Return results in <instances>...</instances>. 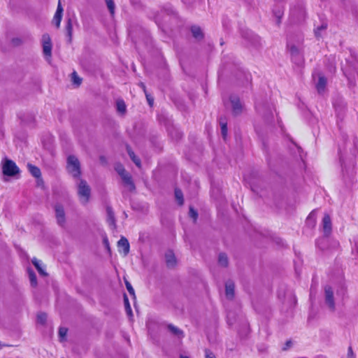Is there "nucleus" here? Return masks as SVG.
<instances>
[{"instance_id":"1","label":"nucleus","mask_w":358,"mask_h":358,"mask_svg":"<svg viewBox=\"0 0 358 358\" xmlns=\"http://www.w3.org/2000/svg\"><path fill=\"white\" fill-rule=\"evenodd\" d=\"M78 195L82 204H87L91 195V188L87 181L78 178L77 182Z\"/></svg>"},{"instance_id":"2","label":"nucleus","mask_w":358,"mask_h":358,"mask_svg":"<svg viewBox=\"0 0 358 358\" xmlns=\"http://www.w3.org/2000/svg\"><path fill=\"white\" fill-rule=\"evenodd\" d=\"M67 172L74 178H80L81 175L80 163L74 155H69L66 159Z\"/></svg>"},{"instance_id":"3","label":"nucleus","mask_w":358,"mask_h":358,"mask_svg":"<svg viewBox=\"0 0 358 358\" xmlns=\"http://www.w3.org/2000/svg\"><path fill=\"white\" fill-rule=\"evenodd\" d=\"M2 171L5 176H15L20 173V169L16 164L7 158L2 162Z\"/></svg>"},{"instance_id":"4","label":"nucleus","mask_w":358,"mask_h":358,"mask_svg":"<svg viewBox=\"0 0 358 358\" xmlns=\"http://www.w3.org/2000/svg\"><path fill=\"white\" fill-rule=\"evenodd\" d=\"M288 48L293 62L298 65L301 64L303 61L301 49L293 44L289 45Z\"/></svg>"},{"instance_id":"5","label":"nucleus","mask_w":358,"mask_h":358,"mask_svg":"<svg viewBox=\"0 0 358 358\" xmlns=\"http://www.w3.org/2000/svg\"><path fill=\"white\" fill-rule=\"evenodd\" d=\"M324 291L325 304L331 311H334L335 310L334 291L329 285H326L324 287Z\"/></svg>"},{"instance_id":"6","label":"nucleus","mask_w":358,"mask_h":358,"mask_svg":"<svg viewBox=\"0 0 358 358\" xmlns=\"http://www.w3.org/2000/svg\"><path fill=\"white\" fill-rule=\"evenodd\" d=\"M43 52L47 59H50L52 55V43L49 35L43 36Z\"/></svg>"},{"instance_id":"7","label":"nucleus","mask_w":358,"mask_h":358,"mask_svg":"<svg viewBox=\"0 0 358 358\" xmlns=\"http://www.w3.org/2000/svg\"><path fill=\"white\" fill-rule=\"evenodd\" d=\"M229 100L233 114L235 115L241 114L243 111V106L239 98L235 95H232L230 96Z\"/></svg>"},{"instance_id":"8","label":"nucleus","mask_w":358,"mask_h":358,"mask_svg":"<svg viewBox=\"0 0 358 358\" xmlns=\"http://www.w3.org/2000/svg\"><path fill=\"white\" fill-rule=\"evenodd\" d=\"M55 210L57 224L61 227H64L66 222L64 208L61 205L57 204L55 206Z\"/></svg>"},{"instance_id":"9","label":"nucleus","mask_w":358,"mask_h":358,"mask_svg":"<svg viewBox=\"0 0 358 358\" xmlns=\"http://www.w3.org/2000/svg\"><path fill=\"white\" fill-rule=\"evenodd\" d=\"M322 228L324 235L328 236L331 232V220L327 214H325L323 217Z\"/></svg>"},{"instance_id":"10","label":"nucleus","mask_w":358,"mask_h":358,"mask_svg":"<svg viewBox=\"0 0 358 358\" xmlns=\"http://www.w3.org/2000/svg\"><path fill=\"white\" fill-rule=\"evenodd\" d=\"M122 180L124 182V185L130 192H134L136 189L135 185L131 179V177L129 173H124L121 176Z\"/></svg>"},{"instance_id":"11","label":"nucleus","mask_w":358,"mask_h":358,"mask_svg":"<svg viewBox=\"0 0 358 358\" xmlns=\"http://www.w3.org/2000/svg\"><path fill=\"white\" fill-rule=\"evenodd\" d=\"M117 246L119 248V251L123 252L124 255L126 256L129 252V243L128 240L122 237L120 241L117 242Z\"/></svg>"},{"instance_id":"12","label":"nucleus","mask_w":358,"mask_h":358,"mask_svg":"<svg viewBox=\"0 0 358 358\" xmlns=\"http://www.w3.org/2000/svg\"><path fill=\"white\" fill-rule=\"evenodd\" d=\"M62 13H63V8L61 5L60 1H59L57 8L56 10V13L53 17V22L56 25L57 28L59 27L60 23L62 18Z\"/></svg>"},{"instance_id":"13","label":"nucleus","mask_w":358,"mask_h":358,"mask_svg":"<svg viewBox=\"0 0 358 358\" xmlns=\"http://www.w3.org/2000/svg\"><path fill=\"white\" fill-rule=\"evenodd\" d=\"M166 263L168 267L172 268L176 264V259L172 251H168L165 255Z\"/></svg>"},{"instance_id":"14","label":"nucleus","mask_w":358,"mask_h":358,"mask_svg":"<svg viewBox=\"0 0 358 358\" xmlns=\"http://www.w3.org/2000/svg\"><path fill=\"white\" fill-rule=\"evenodd\" d=\"M326 85H327V79L323 76L320 74L319 78H318V82L316 85V88H317L318 93L322 94L324 92Z\"/></svg>"},{"instance_id":"15","label":"nucleus","mask_w":358,"mask_h":358,"mask_svg":"<svg viewBox=\"0 0 358 358\" xmlns=\"http://www.w3.org/2000/svg\"><path fill=\"white\" fill-rule=\"evenodd\" d=\"M225 294L228 299H231L234 296V284L229 281L225 285Z\"/></svg>"},{"instance_id":"16","label":"nucleus","mask_w":358,"mask_h":358,"mask_svg":"<svg viewBox=\"0 0 358 358\" xmlns=\"http://www.w3.org/2000/svg\"><path fill=\"white\" fill-rule=\"evenodd\" d=\"M116 109L117 113L121 115H124L127 112V106L122 99H118L116 101Z\"/></svg>"},{"instance_id":"17","label":"nucleus","mask_w":358,"mask_h":358,"mask_svg":"<svg viewBox=\"0 0 358 358\" xmlns=\"http://www.w3.org/2000/svg\"><path fill=\"white\" fill-rule=\"evenodd\" d=\"M107 221L110 227L113 228L115 227V219L114 216V213L113 212V210L110 207H108L107 209Z\"/></svg>"},{"instance_id":"18","label":"nucleus","mask_w":358,"mask_h":358,"mask_svg":"<svg viewBox=\"0 0 358 358\" xmlns=\"http://www.w3.org/2000/svg\"><path fill=\"white\" fill-rule=\"evenodd\" d=\"M66 35L69 38V42L71 43L72 41V36H73V25H72V22H71V18H69L67 20L66 25Z\"/></svg>"},{"instance_id":"19","label":"nucleus","mask_w":358,"mask_h":358,"mask_svg":"<svg viewBox=\"0 0 358 358\" xmlns=\"http://www.w3.org/2000/svg\"><path fill=\"white\" fill-rule=\"evenodd\" d=\"M168 329L175 336H178V338H182L184 336L183 331L178 329V327H175L173 324H169L168 325Z\"/></svg>"},{"instance_id":"20","label":"nucleus","mask_w":358,"mask_h":358,"mask_svg":"<svg viewBox=\"0 0 358 358\" xmlns=\"http://www.w3.org/2000/svg\"><path fill=\"white\" fill-rule=\"evenodd\" d=\"M191 31H192V35L193 36L197 39V40H201V38H203V33L201 31V29H200V27H196V26H193L191 29Z\"/></svg>"},{"instance_id":"21","label":"nucleus","mask_w":358,"mask_h":358,"mask_svg":"<svg viewBox=\"0 0 358 358\" xmlns=\"http://www.w3.org/2000/svg\"><path fill=\"white\" fill-rule=\"evenodd\" d=\"M29 171L31 173V175L35 178H39L41 175L40 169L31 164H28Z\"/></svg>"},{"instance_id":"22","label":"nucleus","mask_w":358,"mask_h":358,"mask_svg":"<svg viewBox=\"0 0 358 358\" xmlns=\"http://www.w3.org/2000/svg\"><path fill=\"white\" fill-rule=\"evenodd\" d=\"M32 263L35 266L36 268L37 269V271L41 275H43V276L47 275V273L45 272V271L41 266L40 261H38L36 258H34L32 259Z\"/></svg>"},{"instance_id":"23","label":"nucleus","mask_w":358,"mask_h":358,"mask_svg":"<svg viewBox=\"0 0 358 358\" xmlns=\"http://www.w3.org/2000/svg\"><path fill=\"white\" fill-rule=\"evenodd\" d=\"M218 263L222 267H227L228 266V257L224 254L221 253L218 257Z\"/></svg>"},{"instance_id":"24","label":"nucleus","mask_w":358,"mask_h":358,"mask_svg":"<svg viewBox=\"0 0 358 358\" xmlns=\"http://www.w3.org/2000/svg\"><path fill=\"white\" fill-rule=\"evenodd\" d=\"M175 197H176V200L178 201L179 205L181 206L183 204V203H184L183 194L180 189H175Z\"/></svg>"},{"instance_id":"25","label":"nucleus","mask_w":358,"mask_h":358,"mask_svg":"<svg viewBox=\"0 0 358 358\" xmlns=\"http://www.w3.org/2000/svg\"><path fill=\"white\" fill-rule=\"evenodd\" d=\"M128 154L131 159V160L134 162V164L138 166H141V160L135 155L134 152L131 150L128 149Z\"/></svg>"},{"instance_id":"26","label":"nucleus","mask_w":358,"mask_h":358,"mask_svg":"<svg viewBox=\"0 0 358 358\" xmlns=\"http://www.w3.org/2000/svg\"><path fill=\"white\" fill-rule=\"evenodd\" d=\"M221 127V133L224 138L227 137V125L225 121L220 120V122Z\"/></svg>"},{"instance_id":"27","label":"nucleus","mask_w":358,"mask_h":358,"mask_svg":"<svg viewBox=\"0 0 358 358\" xmlns=\"http://www.w3.org/2000/svg\"><path fill=\"white\" fill-rule=\"evenodd\" d=\"M29 278L31 285L33 287H36L37 285V280H36V276L34 271H29Z\"/></svg>"},{"instance_id":"28","label":"nucleus","mask_w":358,"mask_h":358,"mask_svg":"<svg viewBox=\"0 0 358 358\" xmlns=\"http://www.w3.org/2000/svg\"><path fill=\"white\" fill-rule=\"evenodd\" d=\"M107 7L112 15L115 13V6L113 0H106Z\"/></svg>"},{"instance_id":"29","label":"nucleus","mask_w":358,"mask_h":358,"mask_svg":"<svg viewBox=\"0 0 358 358\" xmlns=\"http://www.w3.org/2000/svg\"><path fill=\"white\" fill-rule=\"evenodd\" d=\"M72 81L76 85H80L81 84V78L78 76L76 72H73L71 74Z\"/></svg>"},{"instance_id":"30","label":"nucleus","mask_w":358,"mask_h":358,"mask_svg":"<svg viewBox=\"0 0 358 358\" xmlns=\"http://www.w3.org/2000/svg\"><path fill=\"white\" fill-rule=\"evenodd\" d=\"M124 301L125 308H126V311H127V314L129 315H131V308L129 305V299L126 295H124Z\"/></svg>"},{"instance_id":"31","label":"nucleus","mask_w":358,"mask_h":358,"mask_svg":"<svg viewBox=\"0 0 358 358\" xmlns=\"http://www.w3.org/2000/svg\"><path fill=\"white\" fill-rule=\"evenodd\" d=\"M327 29V24H323L320 27H317V29L315 30V34L317 37L321 36V31H324Z\"/></svg>"},{"instance_id":"32","label":"nucleus","mask_w":358,"mask_h":358,"mask_svg":"<svg viewBox=\"0 0 358 358\" xmlns=\"http://www.w3.org/2000/svg\"><path fill=\"white\" fill-rule=\"evenodd\" d=\"M115 171L117 172V173L121 176H123L124 173H127L124 168L121 164H116L115 166Z\"/></svg>"},{"instance_id":"33","label":"nucleus","mask_w":358,"mask_h":358,"mask_svg":"<svg viewBox=\"0 0 358 358\" xmlns=\"http://www.w3.org/2000/svg\"><path fill=\"white\" fill-rule=\"evenodd\" d=\"M189 215L192 218H193L194 222L196 220L198 217L197 212L192 207L189 208Z\"/></svg>"},{"instance_id":"34","label":"nucleus","mask_w":358,"mask_h":358,"mask_svg":"<svg viewBox=\"0 0 358 358\" xmlns=\"http://www.w3.org/2000/svg\"><path fill=\"white\" fill-rule=\"evenodd\" d=\"M47 315L45 313H40L37 316L38 322L43 324L46 321Z\"/></svg>"},{"instance_id":"35","label":"nucleus","mask_w":358,"mask_h":358,"mask_svg":"<svg viewBox=\"0 0 358 358\" xmlns=\"http://www.w3.org/2000/svg\"><path fill=\"white\" fill-rule=\"evenodd\" d=\"M67 334V329L61 327L59 329V336L62 339H64Z\"/></svg>"},{"instance_id":"36","label":"nucleus","mask_w":358,"mask_h":358,"mask_svg":"<svg viewBox=\"0 0 358 358\" xmlns=\"http://www.w3.org/2000/svg\"><path fill=\"white\" fill-rule=\"evenodd\" d=\"M310 221H313V224L315 223V210L312 211L308 218H307V222H309Z\"/></svg>"},{"instance_id":"37","label":"nucleus","mask_w":358,"mask_h":358,"mask_svg":"<svg viewBox=\"0 0 358 358\" xmlns=\"http://www.w3.org/2000/svg\"><path fill=\"white\" fill-rule=\"evenodd\" d=\"M126 287L131 295L134 296V289L129 282H126Z\"/></svg>"},{"instance_id":"38","label":"nucleus","mask_w":358,"mask_h":358,"mask_svg":"<svg viewBox=\"0 0 358 358\" xmlns=\"http://www.w3.org/2000/svg\"><path fill=\"white\" fill-rule=\"evenodd\" d=\"M141 86H142V87L143 88L144 92H145L146 98H147V100H148V103H149V105H150V106H152V103H153V99L150 98V96H149L148 94H146V92H145V85H144L143 83H141Z\"/></svg>"},{"instance_id":"39","label":"nucleus","mask_w":358,"mask_h":358,"mask_svg":"<svg viewBox=\"0 0 358 358\" xmlns=\"http://www.w3.org/2000/svg\"><path fill=\"white\" fill-rule=\"evenodd\" d=\"M205 353H206V358H216L215 355L208 350H206Z\"/></svg>"},{"instance_id":"40","label":"nucleus","mask_w":358,"mask_h":358,"mask_svg":"<svg viewBox=\"0 0 358 358\" xmlns=\"http://www.w3.org/2000/svg\"><path fill=\"white\" fill-rule=\"evenodd\" d=\"M352 355V348L350 347L348 348V356H351Z\"/></svg>"},{"instance_id":"41","label":"nucleus","mask_w":358,"mask_h":358,"mask_svg":"<svg viewBox=\"0 0 358 358\" xmlns=\"http://www.w3.org/2000/svg\"><path fill=\"white\" fill-rule=\"evenodd\" d=\"M290 344H291V342L290 341H287V343H286V345L287 347H289L290 345Z\"/></svg>"},{"instance_id":"42","label":"nucleus","mask_w":358,"mask_h":358,"mask_svg":"<svg viewBox=\"0 0 358 358\" xmlns=\"http://www.w3.org/2000/svg\"><path fill=\"white\" fill-rule=\"evenodd\" d=\"M104 242H105L106 245L108 246V241L106 239V240H104Z\"/></svg>"},{"instance_id":"43","label":"nucleus","mask_w":358,"mask_h":358,"mask_svg":"<svg viewBox=\"0 0 358 358\" xmlns=\"http://www.w3.org/2000/svg\"><path fill=\"white\" fill-rule=\"evenodd\" d=\"M180 358H189V357H187V356L181 355Z\"/></svg>"},{"instance_id":"44","label":"nucleus","mask_w":358,"mask_h":358,"mask_svg":"<svg viewBox=\"0 0 358 358\" xmlns=\"http://www.w3.org/2000/svg\"><path fill=\"white\" fill-rule=\"evenodd\" d=\"M269 115H271V116H272V115H273V114H272V112H271V111L269 113Z\"/></svg>"}]
</instances>
